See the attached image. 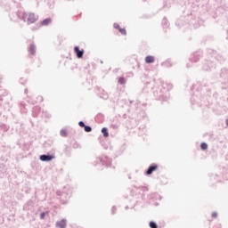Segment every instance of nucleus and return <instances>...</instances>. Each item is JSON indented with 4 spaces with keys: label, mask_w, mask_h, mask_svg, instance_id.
I'll return each instance as SVG.
<instances>
[{
    "label": "nucleus",
    "mask_w": 228,
    "mask_h": 228,
    "mask_svg": "<svg viewBox=\"0 0 228 228\" xmlns=\"http://www.w3.org/2000/svg\"><path fill=\"white\" fill-rule=\"evenodd\" d=\"M150 227L151 228H158V224H156V222H154V221H151Z\"/></svg>",
    "instance_id": "22"
},
{
    "label": "nucleus",
    "mask_w": 228,
    "mask_h": 228,
    "mask_svg": "<svg viewBox=\"0 0 228 228\" xmlns=\"http://www.w3.org/2000/svg\"><path fill=\"white\" fill-rule=\"evenodd\" d=\"M56 157L54 155H51V154H43L39 156V159L40 161L45 162V163H49V161H53V159H54Z\"/></svg>",
    "instance_id": "1"
},
{
    "label": "nucleus",
    "mask_w": 228,
    "mask_h": 228,
    "mask_svg": "<svg viewBox=\"0 0 228 228\" xmlns=\"http://www.w3.org/2000/svg\"><path fill=\"white\" fill-rule=\"evenodd\" d=\"M45 215H46V212H42V213L40 214V219H41V220H45Z\"/></svg>",
    "instance_id": "25"
},
{
    "label": "nucleus",
    "mask_w": 228,
    "mask_h": 228,
    "mask_svg": "<svg viewBox=\"0 0 228 228\" xmlns=\"http://www.w3.org/2000/svg\"><path fill=\"white\" fill-rule=\"evenodd\" d=\"M156 170H158V165L157 164H151L146 171V175H152V173L156 172Z\"/></svg>",
    "instance_id": "6"
},
{
    "label": "nucleus",
    "mask_w": 228,
    "mask_h": 228,
    "mask_svg": "<svg viewBox=\"0 0 228 228\" xmlns=\"http://www.w3.org/2000/svg\"><path fill=\"white\" fill-rule=\"evenodd\" d=\"M38 99H40V102H44V97L39 96Z\"/></svg>",
    "instance_id": "32"
},
{
    "label": "nucleus",
    "mask_w": 228,
    "mask_h": 228,
    "mask_svg": "<svg viewBox=\"0 0 228 228\" xmlns=\"http://www.w3.org/2000/svg\"><path fill=\"white\" fill-rule=\"evenodd\" d=\"M57 228H67V219H62L55 224Z\"/></svg>",
    "instance_id": "7"
},
{
    "label": "nucleus",
    "mask_w": 228,
    "mask_h": 228,
    "mask_svg": "<svg viewBox=\"0 0 228 228\" xmlns=\"http://www.w3.org/2000/svg\"><path fill=\"white\" fill-rule=\"evenodd\" d=\"M78 147H79V143L75 142V143L73 144V148H74V149H78Z\"/></svg>",
    "instance_id": "31"
},
{
    "label": "nucleus",
    "mask_w": 228,
    "mask_h": 228,
    "mask_svg": "<svg viewBox=\"0 0 228 228\" xmlns=\"http://www.w3.org/2000/svg\"><path fill=\"white\" fill-rule=\"evenodd\" d=\"M202 58V52H196L190 57V61L197 63Z\"/></svg>",
    "instance_id": "2"
},
{
    "label": "nucleus",
    "mask_w": 228,
    "mask_h": 228,
    "mask_svg": "<svg viewBox=\"0 0 228 228\" xmlns=\"http://www.w3.org/2000/svg\"><path fill=\"white\" fill-rule=\"evenodd\" d=\"M226 33H227L226 40H228V29L226 30Z\"/></svg>",
    "instance_id": "35"
},
{
    "label": "nucleus",
    "mask_w": 228,
    "mask_h": 228,
    "mask_svg": "<svg viewBox=\"0 0 228 228\" xmlns=\"http://www.w3.org/2000/svg\"><path fill=\"white\" fill-rule=\"evenodd\" d=\"M74 53H75L77 58H78V60H81V58H83V56H85V50L79 49V46L74 47Z\"/></svg>",
    "instance_id": "3"
},
{
    "label": "nucleus",
    "mask_w": 228,
    "mask_h": 228,
    "mask_svg": "<svg viewBox=\"0 0 228 228\" xmlns=\"http://www.w3.org/2000/svg\"><path fill=\"white\" fill-rule=\"evenodd\" d=\"M110 127H111L112 129H118V125H114V124H112V125H110Z\"/></svg>",
    "instance_id": "28"
},
{
    "label": "nucleus",
    "mask_w": 228,
    "mask_h": 228,
    "mask_svg": "<svg viewBox=\"0 0 228 228\" xmlns=\"http://www.w3.org/2000/svg\"><path fill=\"white\" fill-rule=\"evenodd\" d=\"M218 216V214L216 212L212 213V218H216Z\"/></svg>",
    "instance_id": "30"
},
{
    "label": "nucleus",
    "mask_w": 228,
    "mask_h": 228,
    "mask_svg": "<svg viewBox=\"0 0 228 228\" xmlns=\"http://www.w3.org/2000/svg\"><path fill=\"white\" fill-rule=\"evenodd\" d=\"M162 24L164 28H168V20H167V18H164L162 20Z\"/></svg>",
    "instance_id": "21"
},
{
    "label": "nucleus",
    "mask_w": 228,
    "mask_h": 228,
    "mask_svg": "<svg viewBox=\"0 0 228 228\" xmlns=\"http://www.w3.org/2000/svg\"><path fill=\"white\" fill-rule=\"evenodd\" d=\"M113 28H115V29H118V31L120 30V25H118V23H114Z\"/></svg>",
    "instance_id": "26"
},
{
    "label": "nucleus",
    "mask_w": 228,
    "mask_h": 228,
    "mask_svg": "<svg viewBox=\"0 0 228 228\" xmlns=\"http://www.w3.org/2000/svg\"><path fill=\"white\" fill-rule=\"evenodd\" d=\"M86 133H92V126L86 125L84 127Z\"/></svg>",
    "instance_id": "19"
},
{
    "label": "nucleus",
    "mask_w": 228,
    "mask_h": 228,
    "mask_svg": "<svg viewBox=\"0 0 228 228\" xmlns=\"http://www.w3.org/2000/svg\"><path fill=\"white\" fill-rule=\"evenodd\" d=\"M57 195H60V192H57Z\"/></svg>",
    "instance_id": "40"
},
{
    "label": "nucleus",
    "mask_w": 228,
    "mask_h": 228,
    "mask_svg": "<svg viewBox=\"0 0 228 228\" xmlns=\"http://www.w3.org/2000/svg\"><path fill=\"white\" fill-rule=\"evenodd\" d=\"M67 151H69V147L68 146H66V152H67Z\"/></svg>",
    "instance_id": "36"
},
{
    "label": "nucleus",
    "mask_w": 228,
    "mask_h": 228,
    "mask_svg": "<svg viewBox=\"0 0 228 228\" xmlns=\"http://www.w3.org/2000/svg\"><path fill=\"white\" fill-rule=\"evenodd\" d=\"M28 53H30V54H32V56H35L36 53H37V45H35V44H30L29 47H28Z\"/></svg>",
    "instance_id": "9"
},
{
    "label": "nucleus",
    "mask_w": 228,
    "mask_h": 228,
    "mask_svg": "<svg viewBox=\"0 0 228 228\" xmlns=\"http://www.w3.org/2000/svg\"><path fill=\"white\" fill-rule=\"evenodd\" d=\"M53 22V19L51 18H46L43 21H41V26H49Z\"/></svg>",
    "instance_id": "11"
},
{
    "label": "nucleus",
    "mask_w": 228,
    "mask_h": 228,
    "mask_svg": "<svg viewBox=\"0 0 228 228\" xmlns=\"http://www.w3.org/2000/svg\"><path fill=\"white\" fill-rule=\"evenodd\" d=\"M103 99H108V94H105V95L103 96Z\"/></svg>",
    "instance_id": "34"
},
{
    "label": "nucleus",
    "mask_w": 228,
    "mask_h": 228,
    "mask_svg": "<svg viewBox=\"0 0 228 228\" xmlns=\"http://www.w3.org/2000/svg\"><path fill=\"white\" fill-rule=\"evenodd\" d=\"M61 136H62L63 138H67V136H69V134L67 133L66 129H61L60 132Z\"/></svg>",
    "instance_id": "16"
},
{
    "label": "nucleus",
    "mask_w": 228,
    "mask_h": 228,
    "mask_svg": "<svg viewBox=\"0 0 228 228\" xmlns=\"http://www.w3.org/2000/svg\"><path fill=\"white\" fill-rule=\"evenodd\" d=\"M210 67H209V64H204L203 65V70H210Z\"/></svg>",
    "instance_id": "24"
},
{
    "label": "nucleus",
    "mask_w": 228,
    "mask_h": 228,
    "mask_svg": "<svg viewBox=\"0 0 228 228\" xmlns=\"http://www.w3.org/2000/svg\"><path fill=\"white\" fill-rule=\"evenodd\" d=\"M161 66L162 67H172V61H170V60H167V61H164V62H162L161 63Z\"/></svg>",
    "instance_id": "15"
},
{
    "label": "nucleus",
    "mask_w": 228,
    "mask_h": 228,
    "mask_svg": "<svg viewBox=\"0 0 228 228\" xmlns=\"http://www.w3.org/2000/svg\"><path fill=\"white\" fill-rule=\"evenodd\" d=\"M118 85H126V78L124 77H121L118 80Z\"/></svg>",
    "instance_id": "18"
},
{
    "label": "nucleus",
    "mask_w": 228,
    "mask_h": 228,
    "mask_svg": "<svg viewBox=\"0 0 228 228\" xmlns=\"http://www.w3.org/2000/svg\"><path fill=\"white\" fill-rule=\"evenodd\" d=\"M35 206V202L32 201V200H29L23 207V209L29 210L30 208H33Z\"/></svg>",
    "instance_id": "10"
},
{
    "label": "nucleus",
    "mask_w": 228,
    "mask_h": 228,
    "mask_svg": "<svg viewBox=\"0 0 228 228\" xmlns=\"http://www.w3.org/2000/svg\"><path fill=\"white\" fill-rule=\"evenodd\" d=\"M25 94H28V89H25Z\"/></svg>",
    "instance_id": "37"
},
{
    "label": "nucleus",
    "mask_w": 228,
    "mask_h": 228,
    "mask_svg": "<svg viewBox=\"0 0 228 228\" xmlns=\"http://www.w3.org/2000/svg\"><path fill=\"white\" fill-rule=\"evenodd\" d=\"M41 117L43 118H51V114H49L47 110H43Z\"/></svg>",
    "instance_id": "14"
},
{
    "label": "nucleus",
    "mask_w": 228,
    "mask_h": 228,
    "mask_svg": "<svg viewBox=\"0 0 228 228\" xmlns=\"http://www.w3.org/2000/svg\"><path fill=\"white\" fill-rule=\"evenodd\" d=\"M119 33H121V35H127V31H126V28H119Z\"/></svg>",
    "instance_id": "23"
},
{
    "label": "nucleus",
    "mask_w": 228,
    "mask_h": 228,
    "mask_svg": "<svg viewBox=\"0 0 228 228\" xmlns=\"http://www.w3.org/2000/svg\"><path fill=\"white\" fill-rule=\"evenodd\" d=\"M17 16L19 17V19H20V17H21V16H20V12H18V13H17Z\"/></svg>",
    "instance_id": "33"
},
{
    "label": "nucleus",
    "mask_w": 228,
    "mask_h": 228,
    "mask_svg": "<svg viewBox=\"0 0 228 228\" xmlns=\"http://www.w3.org/2000/svg\"><path fill=\"white\" fill-rule=\"evenodd\" d=\"M187 68L190 69V64H187Z\"/></svg>",
    "instance_id": "38"
},
{
    "label": "nucleus",
    "mask_w": 228,
    "mask_h": 228,
    "mask_svg": "<svg viewBox=\"0 0 228 228\" xmlns=\"http://www.w3.org/2000/svg\"><path fill=\"white\" fill-rule=\"evenodd\" d=\"M100 162L102 163V165H105V167H111V159L106 157V156H102L100 159Z\"/></svg>",
    "instance_id": "5"
},
{
    "label": "nucleus",
    "mask_w": 228,
    "mask_h": 228,
    "mask_svg": "<svg viewBox=\"0 0 228 228\" xmlns=\"http://www.w3.org/2000/svg\"><path fill=\"white\" fill-rule=\"evenodd\" d=\"M38 20V16H35V13H28V17L27 19L28 24H35V22Z\"/></svg>",
    "instance_id": "4"
},
{
    "label": "nucleus",
    "mask_w": 228,
    "mask_h": 228,
    "mask_svg": "<svg viewBox=\"0 0 228 228\" xmlns=\"http://www.w3.org/2000/svg\"><path fill=\"white\" fill-rule=\"evenodd\" d=\"M130 104H133V101H130Z\"/></svg>",
    "instance_id": "39"
},
{
    "label": "nucleus",
    "mask_w": 228,
    "mask_h": 228,
    "mask_svg": "<svg viewBox=\"0 0 228 228\" xmlns=\"http://www.w3.org/2000/svg\"><path fill=\"white\" fill-rule=\"evenodd\" d=\"M200 149L201 151H208V144L206 142H201Z\"/></svg>",
    "instance_id": "20"
},
{
    "label": "nucleus",
    "mask_w": 228,
    "mask_h": 228,
    "mask_svg": "<svg viewBox=\"0 0 228 228\" xmlns=\"http://www.w3.org/2000/svg\"><path fill=\"white\" fill-rule=\"evenodd\" d=\"M102 133L104 138H108V136H110V133L108 132V127H102Z\"/></svg>",
    "instance_id": "13"
},
{
    "label": "nucleus",
    "mask_w": 228,
    "mask_h": 228,
    "mask_svg": "<svg viewBox=\"0 0 228 228\" xmlns=\"http://www.w3.org/2000/svg\"><path fill=\"white\" fill-rule=\"evenodd\" d=\"M116 211H117V207H112V209H111L112 215H115Z\"/></svg>",
    "instance_id": "29"
},
{
    "label": "nucleus",
    "mask_w": 228,
    "mask_h": 228,
    "mask_svg": "<svg viewBox=\"0 0 228 228\" xmlns=\"http://www.w3.org/2000/svg\"><path fill=\"white\" fill-rule=\"evenodd\" d=\"M154 61L155 59H154V56L152 55H148L145 58V63H154Z\"/></svg>",
    "instance_id": "12"
},
{
    "label": "nucleus",
    "mask_w": 228,
    "mask_h": 228,
    "mask_svg": "<svg viewBox=\"0 0 228 228\" xmlns=\"http://www.w3.org/2000/svg\"><path fill=\"white\" fill-rule=\"evenodd\" d=\"M78 126H79V127H85L86 125L85 124L84 121H79Z\"/></svg>",
    "instance_id": "27"
},
{
    "label": "nucleus",
    "mask_w": 228,
    "mask_h": 228,
    "mask_svg": "<svg viewBox=\"0 0 228 228\" xmlns=\"http://www.w3.org/2000/svg\"><path fill=\"white\" fill-rule=\"evenodd\" d=\"M29 16V14L26 13V12H23L21 14V19L24 22H28V17Z\"/></svg>",
    "instance_id": "17"
},
{
    "label": "nucleus",
    "mask_w": 228,
    "mask_h": 228,
    "mask_svg": "<svg viewBox=\"0 0 228 228\" xmlns=\"http://www.w3.org/2000/svg\"><path fill=\"white\" fill-rule=\"evenodd\" d=\"M40 111H42V109L40 107H34L32 110V117L37 118L38 115L40 114Z\"/></svg>",
    "instance_id": "8"
}]
</instances>
